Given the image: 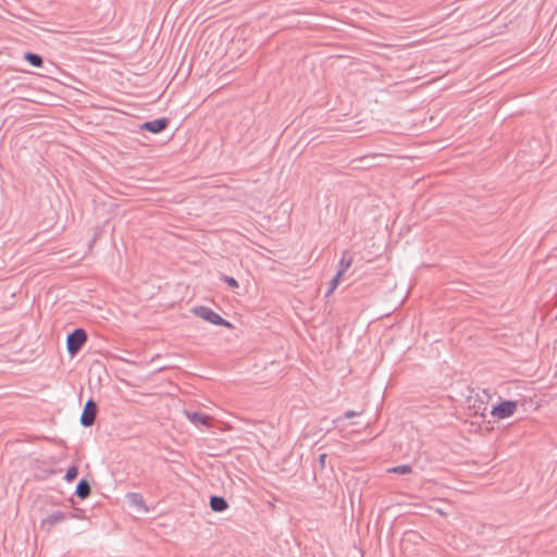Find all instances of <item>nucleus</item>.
<instances>
[{
    "label": "nucleus",
    "mask_w": 557,
    "mask_h": 557,
    "mask_svg": "<svg viewBox=\"0 0 557 557\" xmlns=\"http://www.w3.org/2000/svg\"><path fill=\"white\" fill-rule=\"evenodd\" d=\"M98 406L94 399H88L84 406L82 416H81V424L85 428L91 426L97 417Z\"/></svg>",
    "instance_id": "3"
},
{
    "label": "nucleus",
    "mask_w": 557,
    "mask_h": 557,
    "mask_svg": "<svg viewBox=\"0 0 557 557\" xmlns=\"http://www.w3.org/2000/svg\"><path fill=\"white\" fill-rule=\"evenodd\" d=\"M326 458H327V454H325V453L319 455L318 461H319L321 469H323L325 467Z\"/></svg>",
    "instance_id": "17"
},
{
    "label": "nucleus",
    "mask_w": 557,
    "mask_h": 557,
    "mask_svg": "<svg viewBox=\"0 0 557 557\" xmlns=\"http://www.w3.org/2000/svg\"><path fill=\"white\" fill-rule=\"evenodd\" d=\"M69 517H74L72 513H65L63 511L57 510L50 513L47 518L41 521V528H46L48 531L53 528L55 524L63 522Z\"/></svg>",
    "instance_id": "6"
},
{
    "label": "nucleus",
    "mask_w": 557,
    "mask_h": 557,
    "mask_svg": "<svg viewBox=\"0 0 557 557\" xmlns=\"http://www.w3.org/2000/svg\"><path fill=\"white\" fill-rule=\"evenodd\" d=\"M127 502L131 507L136 508L138 511L148 512V507L145 504L144 497L139 493L126 494Z\"/></svg>",
    "instance_id": "8"
},
{
    "label": "nucleus",
    "mask_w": 557,
    "mask_h": 557,
    "mask_svg": "<svg viewBox=\"0 0 557 557\" xmlns=\"http://www.w3.org/2000/svg\"><path fill=\"white\" fill-rule=\"evenodd\" d=\"M88 339L87 332L77 327L73 332H71L66 337V349L71 357H75L86 344Z\"/></svg>",
    "instance_id": "1"
},
{
    "label": "nucleus",
    "mask_w": 557,
    "mask_h": 557,
    "mask_svg": "<svg viewBox=\"0 0 557 557\" xmlns=\"http://www.w3.org/2000/svg\"><path fill=\"white\" fill-rule=\"evenodd\" d=\"M193 312L203 319L205 321H208L214 325H221L228 329L233 327V324L225 319H223L220 314L214 312L211 308L206 306H199L193 309Z\"/></svg>",
    "instance_id": "2"
},
{
    "label": "nucleus",
    "mask_w": 557,
    "mask_h": 557,
    "mask_svg": "<svg viewBox=\"0 0 557 557\" xmlns=\"http://www.w3.org/2000/svg\"><path fill=\"white\" fill-rule=\"evenodd\" d=\"M91 494V486L86 479L79 480L75 488V495L81 499H86Z\"/></svg>",
    "instance_id": "9"
},
{
    "label": "nucleus",
    "mask_w": 557,
    "mask_h": 557,
    "mask_svg": "<svg viewBox=\"0 0 557 557\" xmlns=\"http://www.w3.org/2000/svg\"><path fill=\"white\" fill-rule=\"evenodd\" d=\"M210 507L215 512H222L227 509L228 504L226 499L222 496L213 495L210 497Z\"/></svg>",
    "instance_id": "10"
},
{
    "label": "nucleus",
    "mask_w": 557,
    "mask_h": 557,
    "mask_svg": "<svg viewBox=\"0 0 557 557\" xmlns=\"http://www.w3.org/2000/svg\"><path fill=\"white\" fill-rule=\"evenodd\" d=\"M78 475V468L76 466H72L67 469L64 480L67 482L74 481Z\"/></svg>",
    "instance_id": "14"
},
{
    "label": "nucleus",
    "mask_w": 557,
    "mask_h": 557,
    "mask_svg": "<svg viewBox=\"0 0 557 557\" xmlns=\"http://www.w3.org/2000/svg\"><path fill=\"white\" fill-rule=\"evenodd\" d=\"M388 472L397 473V474H408L412 472V468L409 465H400L394 468H391Z\"/></svg>",
    "instance_id": "13"
},
{
    "label": "nucleus",
    "mask_w": 557,
    "mask_h": 557,
    "mask_svg": "<svg viewBox=\"0 0 557 557\" xmlns=\"http://www.w3.org/2000/svg\"><path fill=\"white\" fill-rule=\"evenodd\" d=\"M185 416L195 425L208 426L210 424L211 418L202 412L185 410Z\"/></svg>",
    "instance_id": "7"
},
{
    "label": "nucleus",
    "mask_w": 557,
    "mask_h": 557,
    "mask_svg": "<svg viewBox=\"0 0 557 557\" xmlns=\"http://www.w3.org/2000/svg\"><path fill=\"white\" fill-rule=\"evenodd\" d=\"M517 409V401L503 400L497 406L493 407L491 413L498 419H506L511 417Z\"/></svg>",
    "instance_id": "4"
},
{
    "label": "nucleus",
    "mask_w": 557,
    "mask_h": 557,
    "mask_svg": "<svg viewBox=\"0 0 557 557\" xmlns=\"http://www.w3.org/2000/svg\"><path fill=\"white\" fill-rule=\"evenodd\" d=\"M24 60L35 67H40L44 64L42 57L34 52H25Z\"/></svg>",
    "instance_id": "12"
},
{
    "label": "nucleus",
    "mask_w": 557,
    "mask_h": 557,
    "mask_svg": "<svg viewBox=\"0 0 557 557\" xmlns=\"http://www.w3.org/2000/svg\"><path fill=\"white\" fill-rule=\"evenodd\" d=\"M357 416H359V412L354 411V410H348V411H346L344 413L343 418L344 419H351V418L357 417Z\"/></svg>",
    "instance_id": "18"
},
{
    "label": "nucleus",
    "mask_w": 557,
    "mask_h": 557,
    "mask_svg": "<svg viewBox=\"0 0 557 557\" xmlns=\"http://www.w3.org/2000/svg\"><path fill=\"white\" fill-rule=\"evenodd\" d=\"M342 276L336 274L330 282V287L325 294L326 297H329L331 294H333V292L336 289V287L338 286V283L341 281Z\"/></svg>",
    "instance_id": "15"
},
{
    "label": "nucleus",
    "mask_w": 557,
    "mask_h": 557,
    "mask_svg": "<svg viewBox=\"0 0 557 557\" xmlns=\"http://www.w3.org/2000/svg\"><path fill=\"white\" fill-rule=\"evenodd\" d=\"M221 280L223 282H225L232 288H237L239 286L238 282L233 276H228V275L222 274L221 275Z\"/></svg>",
    "instance_id": "16"
},
{
    "label": "nucleus",
    "mask_w": 557,
    "mask_h": 557,
    "mask_svg": "<svg viewBox=\"0 0 557 557\" xmlns=\"http://www.w3.org/2000/svg\"><path fill=\"white\" fill-rule=\"evenodd\" d=\"M352 261V256L348 251H344L338 262V270L336 274L343 276L344 273L351 267Z\"/></svg>",
    "instance_id": "11"
},
{
    "label": "nucleus",
    "mask_w": 557,
    "mask_h": 557,
    "mask_svg": "<svg viewBox=\"0 0 557 557\" xmlns=\"http://www.w3.org/2000/svg\"><path fill=\"white\" fill-rule=\"evenodd\" d=\"M170 119L160 117L153 121H147L141 124L140 129L150 132L152 134H160L168 128Z\"/></svg>",
    "instance_id": "5"
}]
</instances>
